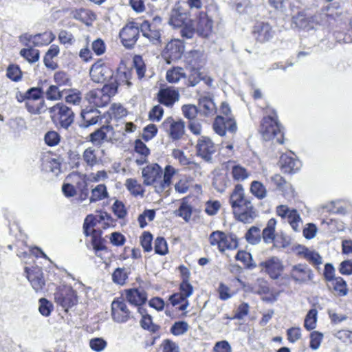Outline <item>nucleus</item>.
I'll return each instance as SVG.
<instances>
[{"instance_id": "nucleus-38", "label": "nucleus", "mask_w": 352, "mask_h": 352, "mask_svg": "<svg viewBox=\"0 0 352 352\" xmlns=\"http://www.w3.org/2000/svg\"><path fill=\"white\" fill-rule=\"evenodd\" d=\"M109 197L107 187L104 184H98L91 190L90 202H96Z\"/></svg>"}, {"instance_id": "nucleus-23", "label": "nucleus", "mask_w": 352, "mask_h": 352, "mask_svg": "<svg viewBox=\"0 0 352 352\" xmlns=\"http://www.w3.org/2000/svg\"><path fill=\"white\" fill-rule=\"evenodd\" d=\"M263 270L272 279H277L283 270V265L282 261L276 256H273L265 261L261 263Z\"/></svg>"}, {"instance_id": "nucleus-62", "label": "nucleus", "mask_w": 352, "mask_h": 352, "mask_svg": "<svg viewBox=\"0 0 352 352\" xmlns=\"http://www.w3.org/2000/svg\"><path fill=\"white\" fill-rule=\"evenodd\" d=\"M112 210L115 215H116L119 219L124 218L127 214L124 204L119 200H116L113 203Z\"/></svg>"}, {"instance_id": "nucleus-24", "label": "nucleus", "mask_w": 352, "mask_h": 352, "mask_svg": "<svg viewBox=\"0 0 352 352\" xmlns=\"http://www.w3.org/2000/svg\"><path fill=\"white\" fill-rule=\"evenodd\" d=\"M293 251L297 256L306 259L314 265L322 263V257L314 250L309 249L302 245H296L293 248Z\"/></svg>"}, {"instance_id": "nucleus-6", "label": "nucleus", "mask_w": 352, "mask_h": 352, "mask_svg": "<svg viewBox=\"0 0 352 352\" xmlns=\"http://www.w3.org/2000/svg\"><path fill=\"white\" fill-rule=\"evenodd\" d=\"M209 241L210 245H217L220 252L234 250L238 246V242L235 239L221 231L212 232L209 236Z\"/></svg>"}, {"instance_id": "nucleus-42", "label": "nucleus", "mask_w": 352, "mask_h": 352, "mask_svg": "<svg viewBox=\"0 0 352 352\" xmlns=\"http://www.w3.org/2000/svg\"><path fill=\"white\" fill-rule=\"evenodd\" d=\"M212 28V21L208 17L200 19L197 31L199 34L203 37H208L210 34Z\"/></svg>"}, {"instance_id": "nucleus-9", "label": "nucleus", "mask_w": 352, "mask_h": 352, "mask_svg": "<svg viewBox=\"0 0 352 352\" xmlns=\"http://www.w3.org/2000/svg\"><path fill=\"white\" fill-rule=\"evenodd\" d=\"M161 127L174 140H180L185 133V123L181 120H175L168 117L162 122Z\"/></svg>"}, {"instance_id": "nucleus-57", "label": "nucleus", "mask_w": 352, "mask_h": 352, "mask_svg": "<svg viewBox=\"0 0 352 352\" xmlns=\"http://www.w3.org/2000/svg\"><path fill=\"white\" fill-rule=\"evenodd\" d=\"M109 113L115 119H120L126 115V110L120 104H113L110 108Z\"/></svg>"}, {"instance_id": "nucleus-61", "label": "nucleus", "mask_w": 352, "mask_h": 352, "mask_svg": "<svg viewBox=\"0 0 352 352\" xmlns=\"http://www.w3.org/2000/svg\"><path fill=\"white\" fill-rule=\"evenodd\" d=\"M153 236L148 232H144L140 237L141 245L145 252H151L152 248Z\"/></svg>"}, {"instance_id": "nucleus-30", "label": "nucleus", "mask_w": 352, "mask_h": 352, "mask_svg": "<svg viewBox=\"0 0 352 352\" xmlns=\"http://www.w3.org/2000/svg\"><path fill=\"white\" fill-rule=\"evenodd\" d=\"M234 214L239 221L244 223H252L256 217V210L252 204L234 211Z\"/></svg>"}, {"instance_id": "nucleus-13", "label": "nucleus", "mask_w": 352, "mask_h": 352, "mask_svg": "<svg viewBox=\"0 0 352 352\" xmlns=\"http://www.w3.org/2000/svg\"><path fill=\"white\" fill-rule=\"evenodd\" d=\"M289 276L296 283L302 284L312 280L314 274L307 265L299 263L292 266Z\"/></svg>"}, {"instance_id": "nucleus-48", "label": "nucleus", "mask_w": 352, "mask_h": 352, "mask_svg": "<svg viewBox=\"0 0 352 352\" xmlns=\"http://www.w3.org/2000/svg\"><path fill=\"white\" fill-rule=\"evenodd\" d=\"M260 229L256 226H252L245 234V239L251 244H257L261 241Z\"/></svg>"}, {"instance_id": "nucleus-26", "label": "nucleus", "mask_w": 352, "mask_h": 352, "mask_svg": "<svg viewBox=\"0 0 352 352\" xmlns=\"http://www.w3.org/2000/svg\"><path fill=\"white\" fill-rule=\"evenodd\" d=\"M140 30L143 36L148 38L153 45H159L162 43L161 29L152 28L148 21H144L140 25Z\"/></svg>"}, {"instance_id": "nucleus-58", "label": "nucleus", "mask_w": 352, "mask_h": 352, "mask_svg": "<svg viewBox=\"0 0 352 352\" xmlns=\"http://www.w3.org/2000/svg\"><path fill=\"white\" fill-rule=\"evenodd\" d=\"M8 78L13 81H19L21 78V71L18 65H10L7 69Z\"/></svg>"}, {"instance_id": "nucleus-7", "label": "nucleus", "mask_w": 352, "mask_h": 352, "mask_svg": "<svg viewBox=\"0 0 352 352\" xmlns=\"http://www.w3.org/2000/svg\"><path fill=\"white\" fill-rule=\"evenodd\" d=\"M276 211L277 215L289 223L294 231L299 232L301 230L302 221L296 210L286 205H280L276 207Z\"/></svg>"}, {"instance_id": "nucleus-32", "label": "nucleus", "mask_w": 352, "mask_h": 352, "mask_svg": "<svg viewBox=\"0 0 352 352\" xmlns=\"http://www.w3.org/2000/svg\"><path fill=\"white\" fill-rule=\"evenodd\" d=\"M186 12L181 11L179 8H173L170 12L168 24L175 28H182L186 23Z\"/></svg>"}, {"instance_id": "nucleus-56", "label": "nucleus", "mask_w": 352, "mask_h": 352, "mask_svg": "<svg viewBox=\"0 0 352 352\" xmlns=\"http://www.w3.org/2000/svg\"><path fill=\"white\" fill-rule=\"evenodd\" d=\"M177 214L188 221L192 214V208L186 202L183 201L177 210Z\"/></svg>"}, {"instance_id": "nucleus-35", "label": "nucleus", "mask_w": 352, "mask_h": 352, "mask_svg": "<svg viewBox=\"0 0 352 352\" xmlns=\"http://www.w3.org/2000/svg\"><path fill=\"white\" fill-rule=\"evenodd\" d=\"M276 226V220L274 218H272L267 221V226L262 232V237L265 243H271L274 241Z\"/></svg>"}, {"instance_id": "nucleus-45", "label": "nucleus", "mask_w": 352, "mask_h": 352, "mask_svg": "<svg viewBox=\"0 0 352 352\" xmlns=\"http://www.w3.org/2000/svg\"><path fill=\"white\" fill-rule=\"evenodd\" d=\"M250 192L258 199H263L267 197L265 186L258 181H253L250 185Z\"/></svg>"}, {"instance_id": "nucleus-36", "label": "nucleus", "mask_w": 352, "mask_h": 352, "mask_svg": "<svg viewBox=\"0 0 352 352\" xmlns=\"http://www.w3.org/2000/svg\"><path fill=\"white\" fill-rule=\"evenodd\" d=\"M55 35L52 32H45L41 34H36L33 37V45L35 47H42L47 45L55 39Z\"/></svg>"}, {"instance_id": "nucleus-28", "label": "nucleus", "mask_w": 352, "mask_h": 352, "mask_svg": "<svg viewBox=\"0 0 352 352\" xmlns=\"http://www.w3.org/2000/svg\"><path fill=\"white\" fill-rule=\"evenodd\" d=\"M177 173V169L170 165L166 166L163 174V178H161L160 184L155 186V191L158 193L162 192L164 190L169 188L171 184L172 177Z\"/></svg>"}, {"instance_id": "nucleus-4", "label": "nucleus", "mask_w": 352, "mask_h": 352, "mask_svg": "<svg viewBox=\"0 0 352 352\" xmlns=\"http://www.w3.org/2000/svg\"><path fill=\"white\" fill-rule=\"evenodd\" d=\"M221 112L226 117L218 116L213 122V130L220 136H224L226 131L234 133L237 131L236 121L230 116L231 109L228 104L223 102L221 105Z\"/></svg>"}, {"instance_id": "nucleus-51", "label": "nucleus", "mask_w": 352, "mask_h": 352, "mask_svg": "<svg viewBox=\"0 0 352 352\" xmlns=\"http://www.w3.org/2000/svg\"><path fill=\"white\" fill-rule=\"evenodd\" d=\"M189 329L188 324L185 321L175 322L170 328V332L175 336L184 334Z\"/></svg>"}, {"instance_id": "nucleus-21", "label": "nucleus", "mask_w": 352, "mask_h": 352, "mask_svg": "<svg viewBox=\"0 0 352 352\" xmlns=\"http://www.w3.org/2000/svg\"><path fill=\"white\" fill-rule=\"evenodd\" d=\"M230 203L233 209V212L252 204L250 200L245 197L244 189L241 184L235 186L230 195Z\"/></svg>"}, {"instance_id": "nucleus-41", "label": "nucleus", "mask_w": 352, "mask_h": 352, "mask_svg": "<svg viewBox=\"0 0 352 352\" xmlns=\"http://www.w3.org/2000/svg\"><path fill=\"white\" fill-rule=\"evenodd\" d=\"M186 77L184 69L180 67H173L166 72V80L170 83H177Z\"/></svg>"}, {"instance_id": "nucleus-44", "label": "nucleus", "mask_w": 352, "mask_h": 352, "mask_svg": "<svg viewBox=\"0 0 352 352\" xmlns=\"http://www.w3.org/2000/svg\"><path fill=\"white\" fill-rule=\"evenodd\" d=\"M125 186L133 196H143L144 189L142 185L135 179L129 178L126 180Z\"/></svg>"}, {"instance_id": "nucleus-25", "label": "nucleus", "mask_w": 352, "mask_h": 352, "mask_svg": "<svg viewBox=\"0 0 352 352\" xmlns=\"http://www.w3.org/2000/svg\"><path fill=\"white\" fill-rule=\"evenodd\" d=\"M158 101L166 107H171L179 100V94L177 89L173 87L161 89L157 94Z\"/></svg>"}, {"instance_id": "nucleus-46", "label": "nucleus", "mask_w": 352, "mask_h": 352, "mask_svg": "<svg viewBox=\"0 0 352 352\" xmlns=\"http://www.w3.org/2000/svg\"><path fill=\"white\" fill-rule=\"evenodd\" d=\"M318 319V311L316 309H310L307 314L305 321L304 327L307 331H311L316 327Z\"/></svg>"}, {"instance_id": "nucleus-37", "label": "nucleus", "mask_w": 352, "mask_h": 352, "mask_svg": "<svg viewBox=\"0 0 352 352\" xmlns=\"http://www.w3.org/2000/svg\"><path fill=\"white\" fill-rule=\"evenodd\" d=\"M98 149L89 147L83 152V160L88 166L93 167L94 166L99 164L100 161V158L98 157Z\"/></svg>"}, {"instance_id": "nucleus-31", "label": "nucleus", "mask_w": 352, "mask_h": 352, "mask_svg": "<svg viewBox=\"0 0 352 352\" xmlns=\"http://www.w3.org/2000/svg\"><path fill=\"white\" fill-rule=\"evenodd\" d=\"M322 210L333 214L346 215L349 212V206L341 201H334L322 206Z\"/></svg>"}, {"instance_id": "nucleus-22", "label": "nucleus", "mask_w": 352, "mask_h": 352, "mask_svg": "<svg viewBox=\"0 0 352 352\" xmlns=\"http://www.w3.org/2000/svg\"><path fill=\"white\" fill-rule=\"evenodd\" d=\"M56 302L66 311L77 302L75 292L72 288H65L56 294Z\"/></svg>"}, {"instance_id": "nucleus-34", "label": "nucleus", "mask_w": 352, "mask_h": 352, "mask_svg": "<svg viewBox=\"0 0 352 352\" xmlns=\"http://www.w3.org/2000/svg\"><path fill=\"white\" fill-rule=\"evenodd\" d=\"M59 52L60 49L57 45L53 44L50 47L43 59L44 64L47 68L55 69L57 67V64L53 61V58L57 56Z\"/></svg>"}, {"instance_id": "nucleus-18", "label": "nucleus", "mask_w": 352, "mask_h": 352, "mask_svg": "<svg viewBox=\"0 0 352 352\" xmlns=\"http://www.w3.org/2000/svg\"><path fill=\"white\" fill-rule=\"evenodd\" d=\"M25 272L34 290L36 292H41L45 285L43 273L41 268L38 267H32V268L25 267Z\"/></svg>"}, {"instance_id": "nucleus-49", "label": "nucleus", "mask_w": 352, "mask_h": 352, "mask_svg": "<svg viewBox=\"0 0 352 352\" xmlns=\"http://www.w3.org/2000/svg\"><path fill=\"white\" fill-rule=\"evenodd\" d=\"M138 311L142 316V319L140 320L142 327L145 329L153 331L154 328L152 323L151 316L148 315L146 313V309L142 307H138Z\"/></svg>"}, {"instance_id": "nucleus-39", "label": "nucleus", "mask_w": 352, "mask_h": 352, "mask_svg": "<svg viewBox=\"0 0 352 352\" xmlns=\"http://www.w3.org/2000/svg\"><path fill=\"white\" fill-rule=\"evenodd\" d=\"M19 54L30 63L37 62L40 58L39 50L32 47L21 49Z\"/></svg>"}, {"instance_id": "nucleus-60", "label": "nucleus", "mask_w": 352, "mask_h": 352, "mask_svg": "<svg viewBox=\"0 0 352 352\" xmlns=\"http://www.w3.org/2000/svg\"><path fill=\"white\" fill-rule=\"evenodd\" d=\"M44 140L48 146H54L60 142V137L57 132L50 131L45 135Z\"/></svg>"}, {"instance_id": "nucleus-11", "label": "nucleus", "mask_w": 352, "mask_h": 352, "mask_svg": "<svg viewBox=\"0 0 352 352\" xmlns=\"http://www.w3.org/2000/svg\"><path fill=\"white\" fill-rule=\"evenodd\" d=\"M111 317L117 323L126 322L131 317V311L129 310L126 302L123 300H114L111 303Z\"/></svg>"}, {"instance_id": "nucleus-14", "label": "nucleus", "mask_w": 352, "mask_h": 352, "mask_svg": "<svg viewBox=\"0 0 352 352\" xmlns=\"http://www.w3.org/2000/svg\"><path fill=\"white\" fill-rule=\"evenodd\" d=\"M140 34L139 27L131 23L125 25L120 32L122 44L128 48L132 47L136 43Z\"/></svg>"}, {"instance_id": "nucleus-20", "label": "nucleus", "mask_w": 352, "mask_h": 352, "mask_svg": "<svg viewBox=\"0 0 352 352\" xmlns=\"http://www.w3.org/2000/svg\"><path fill=\"white\" fill-rule=\"evenodd\" d=\"M142 173L144 183L146 185L153 184L155 187L157 184H160L162 177V170L158 164H153L146 166L143 168Z\"/></svg>"}, {"instance_id": "nucleus-12", "label": "nucleus", "mask_w": 352, "mask_h": 352, "mask_svg": "<svg viewBox=\"0 0 352 352\" xmlns=\"http://www.w3.org/2000/svg\"><path fill=\"white\" fill-rule=\"evenodd\" d=\"M184 52V45L179 39H173L169 41L163 51V56L167 63L179 60Z\"/></svg>"}, {"instance_id": "nucleus-55", "label": "nucleus", "mask_w": 352, "mask_h": 352, "mask_svg": "<svg viewBox=\"0 0 352 352\" xmlns=\"http://www.w3.org/2000/svg\"><path fill=\"white\" fill-rule=\"evenodd\" d=\"M92 238V245L96 255L103 259V254L104 253H107L106 247L102 244L100 239H97L96 236H93Z\"/></svg>"}, {"instance_id": "nucleus-63", "label": "nucleus", "mask_w": 352, "mask_h": 352, "mask_svg": "<svg viewBox=\"0 0 352 352\" xmlns=\"http://www.w3.org/2000/svg\"><path fill=\"white\" fill-rule=\"evenodd\" d=\"M54 80L58 86L69 85V76L64 72H57L54 75Z\"/></svg>"}, {"instance_id": "nucleus-10", "label": "nucleus", "mask_w": 352, "mask_h": 352, "mask_svg": "<svg viewBox=\"0 0 352 352\" xmlns=\"http://www.w3.org/2000/svg\"><path fill=\"white\" fill-rule=\"evenodd\" d=\"M42 93L40 88L36 87L31 88L26 92V107L29 112L36 114L42 111L43 108Z\"/></svg>"}, {"instance_id": "nucleus-8", "label": "nucleus", "mask_w": 352, "mask_h": 352, "mask_svg": "<svg viewBox=\"0 0 352 352\" xmlns=\"http://www.w3.org/2000/svg\"><path fill=\"white\" fill-rule=\"evenodd\" d=\"M113 76V69L102 60L95 63L90 69L91 80L97 83L104 82L111 80Z\"/></svg>"}, {"instance_id": "nucleus-52", "label": "nucleus", "mask_w": 352, "mask_h": 352, "mask_svg": "<svg viewBox=\"0 0 352 352\" xmlns=\"http://www.w3.org/2000/svg\"><path fill=\"white\" fill-rule=\"evenodd\" d=\"M75 18L79 19L86 23L94 21L96 18V14L91 10L87 9H80L75 15Z\"/></svg>"}, {"instance_id": "nucleus-54", "label": "nucleus", "mask_w": 352, "mask_h": 352, "mask_svg": "<svg viewBox=\"0 0 352 352\" xmlns=\"http://www.w3.org/2000/svg\"><path fill=\"white\" fill-rule=\"evenodd\" d=\"M182 111L184 116L190 120V121L195 120L198 113L197 107L190 104L183 105Z\"/></svg>"}, {"instance_id": "nucleus-33", "label": "nucleus", "mask_w": 352, "mask_h": 352, "mask_svg": "<svg viewBox=\"0 0 352 352\" xmlns=\"http://www.w3.org/2000/svg\"><path fill=\"white\" fill-rule=\"evenodd\" d=\"M199 105L201 113L205 116H213L216 113V105L209 97H201L199 100Z\"/></svg>"}, {"instance_id": "nucleus-5", "label": "nucleus", "mask_w": 352, "mask_h": 352, "mask_svg": "<svg viewBox=\"0 0 352 352\" xmlns=\"http://www.w3.org/2000/svg\"><path fill=\"white\" fill-rule=\"evenodd\" d=\"M52 118L59 122L60 126L67 129L74 122V112L63 103H58L50 109Z\"/></svg>"}, {"instance_id": "nucleus-50", "label": "nucleus", "mask_w": 352, "mask_h": 352, "mask_svg": "<svg viewBox=\"0 0 352 352\" xmlns=\"http://www.w3.org/2000/svg\"><path fill=\"white\" fill-rule=\"evenodd\" d=\"M53 308L52 303L46 298H42L38 300V311L42 316H49Z\"/></svg>"}, {"instance_id": "nucleus-16", "label": "nucleus", "mask_w": 352, "mask_h": 352, "mask_svg": "<svg viewBox=\"0 0 352 352\" xmlns=\"http://www.w3.org/2000/svg\"><path fill=\"white\" fill-rule=\"evenodd\" d=\"M275 32L268 23L257 22L253 27V37L259 43H264L270 41Z\"/></svg>"}, {"instance_id": "nucleus-15", "label": "nucleus", "mask_w": 352, "mask_h": 352, "mask_svg": "<svg viewBox=\"0 0 352 352\" xmlns=\"http://www.w3.org/2000/svg\"><path fill=\"white\" fill-rule=\"evenodd\" d=\"M279 163L281 170L285 173H296L301 168L300 161L292 152L282 154Z\"/></svg>"}, {"instance_id": "nucleus-47", "label": "nucleus", "mask_w": 352, "mask_h": 352, "mask_svg": "<svg viewBox=\"0 0 352 352\" xmlns=\"http://www.w3.org/2000/svg\"><path fill=\"white\" fill-rule=\"evenodd\" d=\"M334 290L340 296H344L348 294L347 285L345 280L341 277H337L331 282Z\"/></svg>"}, {"instance_id": "nucleus-17", "label": "nucleus", "mask_w": 352, "mask_h": 352, "mask_svg": "<svg viewBox=\"0 0 352 352\" xmlns=\"http://www.w3.org/2000/svg\"><path fill=\"white\" fill-rule=\"evenodd\" d=\"M196 148L197 155L207 162L212 160V155L216 151L215 144L206 136H201L198 140Z\"/></svg>"}, {"instance_id": "nucleus-29", "label": "nucleus", "mask_w": 352, "mask_h": 352, "mask_svg": "<svg viewBox=\"0 0 352 352\" xmlns=\"http://www.w3.org/2000/svg\"><path fill=\"white\" fill-rule=\"evenodd\" d=\"M113 129L109 126H103L90 134V140L96 145H100L104 141L111 138Z\"/></svg>"}, {"instance_id": "nucleus-2", "label": "nucleus", "mask_w": 352, "mask_h": 352, "mask_svg": "<svg viewBox=\"0 0 352 352\" xmlns=\"http://www.w3.org/2000/svg\"><path fill=\"white\" fill-rule=\"evenodd\" d=\"M130 74V72L118 73V80L104 85L102 89H93L89 91L86 96L87 100L94 107H104L110 101V98L116 94L118 85L125 83L128 87L131 86Z\"/></svg>"}, {"instance_id": "nucleus-53", "label": "nucleus", "mask_w": 352, "mask_h": 352, "mask_svg": "<svg viewBox=\"0 0 352 352\" xmlns=\"http://www.w3.org/2000/svg\"><path fill=\"white\" fill-rule=\"evenodd\" d=\"M154 250L156 254L160 255H165L168 253V245L164 238L159 236L155 239Z\"/></svg>"}, {"instance_id": "nucleus-19", "label": "nucleus", "mask_w": 352, "mask_h": 352, "mask_svg": "<svg viewBox=\"0 0 352 352\" xmlns=\"http://www.w3.org/2000/svg\"><path fill=\"white\" fill-rule=\"evenodd\" d=\"M192 57L199 58V53L195 51H191L188 54L186 57V62L191 67L190 74L188 78L187 85L195 87L201 80L202 73L200 72L197 62L191 59Z\"/></svg>"}, {"instance_id": "nucleus-40", "label": "nucleus", "mask_w": 352, "mask_h": 352, "mask_svg": "<svg viewBox=\"0 0 352 352\" xmlns=\"http://www.w3.org/2000/svg\"><path fill=\"white\" fill-rule=\"evenodd\" d=\"M168 300L173 306H178V309L180 311L186 310L189 306L188 300L184 298L179 292L175 293L170 296Z\"/></svg>"}, {"instance_id": "nucleus-43", "label": "nucleus", "mask_w": 352, "mask_h": 352, "mask_svg": "<svg viewBox=\"0 0 352 352\" xmlns=\"http://www.w3.org/2000/svg\"><path fill=\"white\" fill-rule=\"evenodd\" d=\"M231 175L234 181L242 182L248 179L250 173L241 165H234L231 169Z\"/></svg>"}, {"instance_id": "nucleus-27", "label": "nucleus", "mask_w": 352, "mask_h": 352, "mask_svg": "<svg viewBox=\"0 0 352 352\" xmlns=\"http://www.w3.org/2000/svg\"><path fill=\"white\" fill-rule=\"evenodd\" d=\"M126 298L130 304L138 308L146 302L147 295L143 289H130L126 290Z\"/></svg>"}, {"instance_id": "nucleus-64", "label": "nucleus", "mask_w": 352, "mask_h": 352, "mask_svg": "<svg viewBox=\"0 0 352 352\" xmlns=\"http://www.w3.org/2000/svg\"><path fill=\"white\" fill-rule=\"evenodd\" d=\"M46 98L50 100H58L62 98V92L56 85H50L46 91Z\"/></svg>"}, {"instance_id": "nucleus-3", "label": "nucleus", "mask_w": 352, "mask_h": 352, "mask_svg": "<svg viewBox=\"0 0 352 352\" xmlns=\"http://www.w3.org/2000/svg\"><path fill=\"white\" fill-rule=\"evenodd\" d=\"M259 132L265 141L275 140L278 144L283 143V133L278 122L275 112L264 117L261 121Z\"/></svg>"}, {"instance_id": "nucleus-59", "label": "nucleus", "mask_w": 352, "mask_h": 352, "mask_svg": "<svg viewBox=\"0 0 352 352\" xmlns=\"http://www.w3.org/2000/svg\"><path fill=\"white\" fill-rule=\"evenodd\" d=\"M155 212L154 210H145L144 212L138 217V221L141 228H144L147 225L146 219L147 218L149 221L154 219Z\"/></svg>"}, {"instance_id": "nucleus-1", "label": "nucleus", "mask_w": 352, "mask_h": 352, "mask_svg": "<svg viewBox=\"0 0 352 352\" xmlns=\"http://www.w3.org/2000/svg\"><path fill=\"white\" fill-rule=\"evenodd\" d=\"M337 8L338 6L336 3L332 4V6L328 5L323 8L322 13L314 16L305 11H300L293 16L292 21L300 29L306 31L317 30L320 26L327 25L329 20L337 15V13L334 12V10Z\"/></svg>"}]
</instances>
